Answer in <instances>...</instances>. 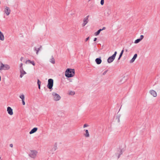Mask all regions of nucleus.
Segmentation results:
<instances>
[{"label": "nucleus", "mask_w": 160, "mask_h": 160, "mask_svg": "<svg viewBox=\"0 0 160 160\" xmlns=\"http://www.w3.org/2000/svg\"><path fill=\"white\" fill-rule=\"evenodd\" d=\"M75 74V71L74 69L68 68L65 72V76L68 78L73 77Z\"/></svg>", "instance_id": "f257e3e1"}, {"label": "nucleus", "mask_w": 160, "mask_h": 160, "mask_svg": "<svg viewBox=\"0 0 160 160\" xmlns=\"http://www.w3.org/2000/svg\"><path fill=\"white\" fill-rule=\"evenodd\" d=\"M38 152L36 150H30L28 153L29 157L31 159H34L36 158L38 156Z\"/></svg>", "instance_id": "f03ea898"}, {"label": "nucleus", "mask_w": 160, "mask_h": 160, "mask_svg": "<svg viewBox=\"0 0 160 160\" xmlns=\"http://www.w3.org/2000/svg\"><path fill=\"white\" fill-rule=\"evenodd\" d=\"M10 68V66L8 64H4L2 62H0V71L8 70Z\"/></svg>", "instance_id": "7ed1b4c3"}, {"label": "nucleus", "mask_w": 160, "mask_h": 160, "mask_svg": "<svg viewBox=\"0 0 160 160\" xmlns=\"http://www.w3.org/2000/svg\"><path fill=\"white\" fill-rule=\"evenodd\" d=\"M52 96L53 99L54 101H58L60 100L61 99V97L59 94L55 92L52 93Z\"/></svg>", "instance_id": "20e7f679"}, {"label": "nucleus", "mask_w": 160, "mask_h": 160, "mask_svg": "<svg viewBox=\"0 0 160 160\" xmlns=\"http://www.w3.org/2000/svg\"><path fill=\"white\" fill-rule=\"evenodd\" d=\"M53 83L54 81L53 79L51 78L48 79L47 85V88L50 90L52 89V87L53 85Z\"/></svg>", "instance_id": "39448f33"}, {"label": "nucleus", "mask_w": 160, "mask_h": 160, "mask_svg": "<svg viewBox=\"0 0 160 160\" xmlns=\"http://www.w3.org/2000/svg\"><path fill=\"white\" fill-rule=\"evenodd\" d=\"M11 12L10 8L7 6H5L4 8L3 12L7 16L9 15Z\"/></svg>", "instance_id": "423d86ee"}, {"label": "nucleus", "mask_w": 160, "mask_h": 160, "mask_svg": "<svg viewBox=\"0 0 160 160\" xmlns=\"http://www.w3.org/2000/svg\"><path fill=\"white\" fill-rule=\"evenodd\" d=\"M57 147L56 145H54L48 151V152L50 154H53L57 149Z\"/></svg>", "instance_id": "0eeeda50"}, {"label": "nucleus", "mask_w": 160, "mask_h": 160, "mask_svg": "<svg viewBox=\"0 0 160 160\" xmlns=\"http://www.w3.org/2000/svg\"><path fill=\"white\" fill-rule=\"evenodd\" d=\"M117 52H115L114 54L111 56L108 59V62L109 63L112 62L114 59L117 54Z\"/></svg>", "instance_id": "6e6552de"}, {"label": "nucleus", "mask_w": 160, "mask_h": 160, "mask_svg": "<svg viewBox=\"0 0 160 160\" xmlns=\"http://www.w3.org/2000/svg\"><path fill=\"white\" fill-rule=\"evenodd\" d=\"M83 136L86 138H89L90 137V134L88 130L85 129L83 130Z\"/></svg>", "instance_id": "1a4fd4ad"}, {"label": "nucleus", "mask_w": 160, "mask_h": 160, "mask_svg": "<svg viewBox=\"0 0 160 160\" xmlns=\"http://www.w3.org/2000/svg\"><path fill=\"white\" fill-rule=\"evenodd\" d=\"M88 17L89 16H87L83 20V22L82 24V27H84L88 22Z\"/></svg>", "instance_id": "9d476101"}, {"label": "nucleus", "mask_w": 160, "mask_h": 160, "mask_svg": "<svg viewBox=\"0 0 160 160\" xmlns=\"http://www.w3.org/2000/svg\"><path fill=\"white\" fill-rule=\"evenodd\" d=\"M7 112L9 115L12 116L13 114V109L10 107H8L7 108Z\"/></svg>", "instance_id": "9b49d317"}, {"label": "nucleus", "mask_w": 160, "mask_h": 160, "mask_svg": "<svg viewBox=\"0 0 160 160\" xmlns=\"http://www.w3.org/2000/svg\"><path fill=\"white\" fill-rule=\"evenodd\" d=\"M20 77L21 78L23 77V75L26 74V72L24 70L23 68L20 69Z\"/></svg>", "instance_id": "f8f14e48"}, {"label": "nucleus", "mask_w": 160, "mask_h": 160, "mask_svg": "<svg viewBox=\"0 0 160 160\" xmlns=\"http://www.w3.org/2000/svg\"><path fill=\"white\" fill-rule=\"evenodd\" d=\"M5 40V37L3 33L0 30V40L1 41H4Z\"/></svg>", "instance_id": "ddd939ff"}, {"label": "nucleus", "mask_w": 160, "mask_h": 160, "mask_svg": "<svg viewBox=\"0 0 160 160\" xmlns=\"http://www.w3.org/2000/svg\"><path fill=\"white\" fill-rule=\"evenodd\" d=\"M19 98L21 99L22 104L24 105L25 104V97L23 94H21L19 96Z\"/></svg>", "instance_id": "4468645a"}, {"label": "nucleus", "mask_w": 160, "mask_h": 160, "mask_svg": "<svg viewBox=\"0 0 160 160\" xmlns=\"http://www.w3.org/2000/svg\"><path fill=\"white\" fill-rule=\"evenodd\" d=\"M106 29V28L105 27H103L102 29H100L99 30H98L97 32H95L94 33V35L95 36H98L100 33V32L103 30H104Z\"/></svg>", "instance_id": "2eb2a0df"}, {"label": "nucleus", "mask_w": 160, "mask_h": 160, "mask_svg": "<svg viewBox=\"0 0 160 160\" xmlns=\"http://www.w3.org/2000/svg\"><path fill=\"white\" fill-rule=\"evenodd\" d=\"M122 77L123 78H122L121 80V82L123 83L126 81L127 79V76L123 75Z\"/></svg>", "instance_id": "dca6fc26"}, {"label": "nucleus", "mask_w": 160, "mask_h": 160, "mask_svg": "<svg viewBox=\"0 0 160 160\" xmlns=\"http://www.w3.org/2000/svg\"><path fill=\"white\" fill-rule=\"evenodd\" d=\"M38 129V128H34L29 132V134H32L35 132L37 131Z\"/></svg>", "instance_id": "f3484780"}, {"label": "nucleus", "mask_w": 160, "mask_h": 160, "mask_svg": "<svg viewBox=\"0 0 160 160\" xmlns=\"http://www.w3.org/2000/svg\"><path fill=\"white\" fill-rule=\"evenodd\" d=\"M137 57V54H135L134 55L133 57L132 58V59L130 61V63H132L135 60V59Z\"/></svg>", "instance_id": "a211bd4d"}, {"label": "nucleus", "mask_w": 160, "mask_h": 160, "mask_svg": "<svg viewBox=\"0 0 160 160\" xmlns=\"http://www.w3.org/2000/svg\"><path fill=\"white\" fill-rule=\"evenodd\" d=\"M150 92L154 97H156L157 96V93L155 91L153 90H151L150 91Z\"/></svg>", "instance_id": "6ab92c4d"}, {"label": "nucleus", "mask_w": 160, "mask_h": 160, "mask_svg": "<svg viewBox=\"0 0 160 160\" xmlns=\"http://www.w3.org/2000/svg\"><path fill=\"white\" fill-rule=\"evenodd\" d=\"M95 61L96 63L98 64H101L102 62V60L101 59V58H97L95 59Z\"/></svg>", "instance_id": "aec40b11"}, {"label": "nucleus", "mask_w": 160, "mask_h": 160, "mask_svg": "<svg viewBox=\"0 0 160 160\" xmlns=\"http://www.w3.org/2000/svg\"><path fill=\"white\" fill-rule=\"evenodd\" d=\"M119 118H120V114L118 112L117 113V115L116 118H115V120L117 122H119Z\"/></svg>", "instance_id": "412c9836"}, {"label": "nucleus", "mask_w": 160, "mask_h": 160, "mask_svg": "<svg viewBox=\"0 0 160 160\" xmlns=\"http://www.w3.org/2000/svg\"><path fill=\"white\" fill-rule=\"evenodd\" d=\"M50 62L54 64L55 63V61L54 58L52 57L50 59Z\"/></svg>", "instance_id": "4be33fe9"}, {"label": "nucleus", "mask_w": 160, "mask_h": 160, "mask_svg": "<svg viewBox=\"0 0 160 160\" xmlns=\"http://www.w3.org/2000/svg\"><path fill=\"white\" fill-rule=\"evenodd\" d=\"M75 94V92L72 91H69L68 92V94L70 95H73Z\"/></svg>", "instance_id": "5701e85b"}, {"label": "nucleus", "mask_w": 160, "mask_h": 160, "mask_svg": "<svg viewBox=\"0 0 160 160\" xmlns=\"http://www.w3.org/2000/svg\"><path fill=\"white\" fill-rule=\"evenodd\" d=\"M40 49L39 48H34V50L36 52V53L37 54H38V52L40 50Z\"/></svg>", "instance_id": "b1692460"}, {"label": "nucleus", "mask_w": 160, "mask_h": 160, "mask_svg": "<svg viewBox=\"0 0 160 160\" xmlns=\"http://www.w3.org/2000/svg\"><path fill=\"white\" fill-rule=\"evenodd\" d=\"M141 40L139 39H137L135 41L134 43H139L140 42Z\"/></svg>", "instance_id": "393cba45"}, {"label": "nucleus", "mask_w": 160, "mask_h": 160, "mask_svg": "<svg viewBox=\"0 0 160 160\" xmlns=\"http://www.w3.org/2000/svg\"><path fill=\"white\" fill-rule=\"evenodd\" d=\"M22 65H23V64L22 63H21L19 65L20 69H21L22 68H23L22 67Z\"/></svg>", "instance_id": "a878e982"}, {"label": "nucleus", "mask_w": 160, "mask_h": 160, "mask_svg": "<svg viewBox=\"0 0 160 160\" xmlns=\"http://www.w3.org/2000/svg\"><path fill=\"white\" fill-rule=\"evenodd\" d=\"M104 3V0H101L100 3L101 5H103Z\"/></svg>", "instance_id": "bb28decb"}, {"label": "nucleus", "mask_w": 160, "mask_h": 160, "mask_svg": "<svg viewBox=\"0 0 160 160\" xmlns=\"http://www.w3.org/2000/svg\"><path fill=\"white\" fill-rule=\"evenodd\" d=\"M115 156L117 157L118 158H119V156H120L119 153H118V154L116 153L115 154Z\"/></svg>", "instance_id": "cd10ccee"}, {"label": "nucleus", "mask_w": 160, "mask_h": 160, "mask_svg": "<svg viewBox=\"0 0 160 160\" xmlns=\"http://www.w3.org/2000/svg\"><path fill=\"white\" fill-rule=\"evenodd\" d=\"M37 83H38V85H41V82L39 79L38 80Z\"/></svg>", "instance_id": "c85d7f7f"}, {"label": "nucleus", "mask_w": 160, "mask_h": 160, "mask_svg": "<svg viewBox=\"0 0 160 160\" xmlns=\"http://www.w3.org/2000/svg\"><path fill=\"white\" fill-rule=\"evenodd\" d=\"M88 125L87 124H85L83 125V128H85L86 127H88Z\"/></svg>", "instance_id": "c756f323"}, {"label": "nucleus", "mask_w": 160, "mask_h": 160, "mask_svg": "<svg viewBox=\"0 0 160 160\" xmlns=\"http://www.w3.org/2000/svg\"><path fill=\"white\" fill-rule=\"evenodd\" d=\"M30 63L31 64H32L33 66H35V63L33 61H32L31 62H30Z\"/></svg>", "instance_id": "7c9ffc66"}, {"label": "nucleus", "mask_w": 160, "mask_h": 160, "mask_svg": "<svg viewBox=\"0 0 160 160\" xmlns=\"http://www.w3.org/2000/svg\"><path fill=\"white\" fill-rule=\"evenodd\" d=\"M144 38V36L143 35H141L140 36V38L139 39L142 40Z\"/></svg>", "instance_id": "2f4dec72"}, {"label": "nucleus", "mask_w": 160, "mask_h": 160, "mask_svg": "<svg viewBox=\"0 0 160 160\" xmlns=\"http://www.w3.org/2000/svg\"><path fill=\"white\" fill-rule=\"evenodd\" d=\"M125 150L124 148H122L121 150V154H122L121 152H122L124 151Z\"/></svg>", "instance_id": "473e14b6"}, {"label": "nucleus", "mask_w": 160, "mask_h": 160, "mask_svg": "<svg viewBox=\"0 0 160 160\" xmlns=\"http://www.w3.org/2000/svg\"><path fill=\"white\" fill-rule=\"evenodd\" d=\"M123 51H124V50H123L121 52V57H122V54L123 53Z\"/></svg>", "instance_id": "72a5a7b5"}, {"label": "nucleus", "mask_w": 160, "mask_h": 160, "mask_svg": "<svg viewBox=\"0 0 160 160\" xmlns=\"http://www.w3.org/2000/svg\"><path fill=\"white\" fill-rule=\"evenodd\" d=\"M30 62H31V61L30 60H28L26 61V63H30Z\"/></svg>", "instance_id": "f704fd0d"}, {"label": "nucleus", "mask_w": 160, "mask_h": 160, "mask_svg": "<svg viewBox=\"0 0 160 160\" xmlns=\"http://www.w3.org/2000/svg\"><path fill=\"white\" fill-rule=\"evenodd\" d=\"M89 37H88L86 39V40H85V41L86 42L89 39Z\"/></svg>", "instance_id": "c9c22d12"}, {"label": "nucleus", "mask_w": 160, "mask_h": 160, "mask_svg": "<svg viewBox=\"0 0 160 160\" xmlns=\"http://www.w3.org/2000/svg\"><path fill=\"white\" fill-rule=\"evenodd\" d=\"M107 71H105L103 73V75L105 74L107 72Z\"/></svg>", "instance_id": "e433bc0d"}, {"label": "nucleus", "mask_w": 160, "mask_h": 160, "mask_svg": "<svg viewBox=\"0 0 160 160\" xmlns=\"http://www.w3.org/2000/svg\"><path fill=\"white\" fill-rule=\"evenodd\" d=\"M10 146L11 147H12H12H13V145H12V144H10Z\"/></svg>", "instance_id": "4c0bfd02"}, {"label": "nucleus", "mask_w": 160, "mask_h": 160, "mask_svg": "<svg viewBox=\"0 0 160 160\" xmlns=\"http://www.w3.org/2000/svg\"><path fill=\"white\" fill-rule=\"evenodd\" d=\"M97 38H94V40H93V41H96V40H97Z\"/></svg>", "instance_id": "58836bf2"}, {"label": "nucleus", "mask_w": 160, "mask_h": 160, "mask_svg": "<svg viewBox=\"0 0 160 160\" xmlns=\"http://www.w3.org/2000/svg\"><path fill=\"white\" fill-rule=\"evenodd\" d=\"M38 88L39 89H40V85H38Z\"/></svg>", "instance_id": "ea45409f"}, {"label": "nucleus", "mask_w": 160, "mask_h": 160, "mask_svg": "<svg viewBox=\"0 0 160 160\" xmlns=\"http://www.w3.org/2000/svg\"><path fill=\"white\" fill-rule=\"evenodd\" d=\"M118 59H120V55L119 56V58H118Z\"/></svg>", "instance_id": "a19ab883"}, {"label": "nucleus", "mask_w": 160, "mask_h": 160, "mask_svg": "<svg viewBox=\"0 0 160 160\" xmlns=\"http://www.w3.org/2000/svg\"><path fill=\"white\" fill-rule=\"evenodd\" d=\"M125 50L126 51V52H127L128 51V50L127 49H125Z\"/></svg>", "instance_id": "79ce46f5"}, {"label": "nucleus", "mask_w": 160, "mask_h": 160, "mask_svg": "<svg viewBox=\"0 0 160 160\" xmlns=\"http://www.w3.org/2000/svg\"><path fill=\"white\" fill-rule=\"evenodd\" d=\"M124 146V148H125V146H124V145H123Z\"/></svg>", "instance_id": "37998d69"}, {"label": "nucleus", "mask_w": 160, "mask_h": 160, "mask_svg": "<svg viewBox=\"0 0 160 160\" xmlns=\"http://www.w3.org/2000/svg\"><path fill=\"white\" fill-rule=\"evenodd\" d=\"M90 0H88V1H90Z\"/></svg>", "instance_id": "c03bdc74"}]
</instances>
